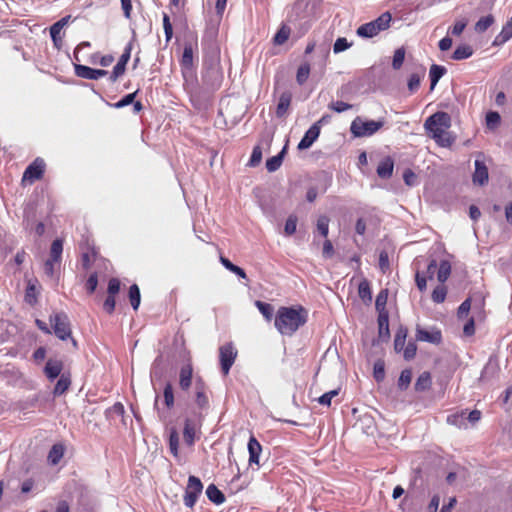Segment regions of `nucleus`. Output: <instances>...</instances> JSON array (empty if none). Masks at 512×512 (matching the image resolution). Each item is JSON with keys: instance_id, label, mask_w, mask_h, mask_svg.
<instances>
[{"instance_id": "52", "label": "nucleus", "mask_w": 512, "mask_h": 512, "mask_svg": "<svg viewBox=\"0 0 512 512\" xmlns=\"http://www.w3.org/2000/svg\"><path fill=\"white\" fill-rule=\"evenodd\" d=\"M126 71V66L119 61L117 64L113 67V70L109 76V80L111 82H116L122 75H124Z\"/></svg>"}, {"instance_id": "27", "label": "nucleus", "mask_w": 512, "mask_h": 512, "mask_svg": "<svg viewBox=\"0 0 512 512\" xmlns=\"http://www.w3.org/2000/svg\"><path fill=\"white\" fill-rule=\"evenodd\" d=\"M206 495L214 504L220 505L225 502V495L214 484L207 487Z\"/></svg>"}, {"instance_id": "41", "label": "nucleus", "mask_w": 512, "mask_h": 512, "mask_svg": "<svg viewBox=\"0 0 512 512\" xmlns=\"http://www.w3.org/2000/svg\"><path fill=\"white\" fill-rule=\"evenodd\" d=\"M255 305L267 321L272 320L274 308L271 304L258 300L255 302Z\"/></svg>"}, {"instance_id": "50", "label": "nucleus", "mask_w": 512, "mask_h": 512, "mask_svg": "<svg viewBox=\"0 0 512 512\" xmlns=\"http://www.w3.org/2000/svg\"><path fill=\"white\" fill-rule=\"evenodd\" d=\"M163 28L166 42H170L173 37V27L168 14L163 13Z\"/></svg>"}, {"instance_id": "29", "label": "nucleus", "mask_w": 512, "mask_h": 512, "mask_svg": "<svg viewBox=\"0 0 512 512\" xmlns=\"http://www.w3.org/2000/svg\"><path fill=\"white\" fill-rule=\"evenodd\" d=\"M446 73V68L437 64L430 67L429 77L431 81L430 89H434L440 78Z\"/></svg>"}, {"instance_id": "42", "label": "nucleus", "mask_w": 512, "mask_h": 512, "mask_svg": "<svg viewBox=\"0 0 512 512\" xmlns=\"http://www.w3.org/2000/svg\"><path fill=\"white\" fill-rule=\"evenodd\" d=\"M447 288L444 284L436 286L432 292L431 298L435 303H443L446 299Z\"/></svg>"}, {"instance_id": "32", "label": "nucleus", "mask_w": 512, "mask_h": 512, "mask_svg": "<svg viewBox=\"0 0 512 512\" xmlns=\"http://www.w3.org/2000/svg\"><path fill=\"white\" fill-rule=\"evenodd\" d=\"M38 290H37V287L35 285V283H33L32 281H29L28 282V285L26 287V290H25V301L31 305V306H34L37 301H38Z\"/></svg>"}, {"instance_id": "12", "label": "nucleus", "mask_w": 512, "mask_h": 512, "mask_svg": "<svg viewBox=\"0 0 512 512\" xmlns=\"http://www.w3.org/2000/svg\"><path fill=\"white\" fill-rule=\"evenodd\" d=\"M416 340L438 345L442 342V333L437 328L425 330L418 327L416 330Z\"/></svg>"}, {"instance_id": "39", "label": "nucleus", "mask_w": 512, "mask_h": 512, "mask_svg": "<svg viewBox=\"0 0 512 512\" xmlns=\"http://www.w3.org/2000/svg\"><path fill=\"white\" fill-rule=\"evenodd\" d=\"M310 64L305 62L298 67L296 74V81L299 85H303L309 78L310 75Z\"/></svg>"}, {"instance_id": "25", "label": "nucleus", "mask_w": 512, "mask_h": 512, "mask_svg": "<svg viewBox=\"0 0 512 512\" xmlns=\"http://www.w3.org/2000/svg\"><path fill=\"white\" fill-rule=\"evenodd\" d=\"M69 18L70 16L63 17L50 27V36L55 45L59 40H61V31L64 28V26L68 23Z\"/></svg>"}, {"instance_id": "37", "label": "nucleus", "mask_w": 512, "mask_h": 512, "mask_svg": "<svg viewBox=\"0 0 512 512\" xmlns=\"http://www.w3.org/2000/svg\"><path fill=\"white\" fill-rule=\"evenodd\" d=\"M128 297L131 303V306L134 310H137L140 305L141 301V295H140V289L137 284H133L129 288Z\"/></svg>"}, {"instance_id": "21", "label": "nucleus", "mask_w": 512, "mask_h": 512, "mask_svg": "<svg viewBox=\"0 0 512 512\" xmlns=\"http://www.w3.org/2000/svg\"><path fill=\"white\" fill-rule=\"evenodd\" d=\"M65 453V447L61 443L54 444L48 453V462L51 465H57L63 458Z\"/></svg>"}, {"instance_id": "5", "label": "nucleus", "mask_w": 512, "mask_h": 512, "mask_svg": "<svg viewBox=\"0 0 512 512\" xmlns=\"http://www.w3.org/2000/svg\"><path fill=\"white\" fill-rule=\"evenodd\" d=\"M51 327L54 331V334L60 339V340H67L68 338H71L72 330H71V324L69 321L68 316L63 313H55L54 315H51L49 318Z\"/></svg>"}, {"instance_id": "11", "label": "nucleus", "mask_w": 512, "mask_h": 512, "mask_svg": "<svg viewBox=\"0 0 512 512\" xmlns=\"http://www.w3.org/2000/svg\"><path fill=\"white\" fill-rule=\"evenodd\" d=\"M81 249V262L84 269H89L93 262L96 260L98 251L93 244H90L88 240L80 245Z\"/></svg>"}, {"instance_id": "57", "label": "nucleus", "mask_w": 512, "mask_h": 512, "mask_svg": "<svg viewBox=\"0 0 512 512\" xmlns=\"http://www.w3.org/2000/svg\"><path fill=\"white\" fill-rule=\"evenodd\" d=\"M350 46H351V43H349V42L347 41V39H346V38H344V37H339V38L335 41V43H334V45H333V51H334V53H336V54H337V53H340V52L345 51V50H346V49H348Z\"/></svg>"}, {"instance_id": "61", "label": "nucleus", "mask_w": 512, "mask_h": 512, "mask_svg": "<svg viewBox=\"0 0 512 512\" xmlns=\"http://www.w3.org/2000/svg\"><path fill=\"white\" fill-rule=\"evenodd\" d=\"M115 305H116L115 295L108 294L107 298L105 299L104 304H103L104 311L107 314L111 315L115 310Z\"/></svg>"}, {"instance_id": "26", "label": "nucleus", "mask_w": 512, "mask_h": 512, "mask_svg": "<svg viewBox=\"0 0 512 512\" xmlns=\"http://www.w3.org/2000/svg\"><path fill=\"white\" fill-rule=\"evenodd\" d=\"M432 385L431 374L427 371L421 373L416 380L414 388L417 392H423L430 389Z\"/></svg>"}, {"instance_id": "44", "label": "nucleus", "mask_w": 512, "mask_h": 512, "mask_svg": "<svg viewBox=\"0 0 512 512\" xmlns=\"http://www.w3.org/2000/svg\"><path fill=\"white\" fill-rule=\"evenodd\" d=\"M290 28L286 25H283L278 31L277 33L275 34L274 38H273V42L276 44V45H282L284 44L289 36H290Z\"/></svg>"}, {"instance_id": "45", "label": "nucleus", "mask_w": 512, "mask_h": 512, "mask_svg": "<svg viewBox=\"0 0 512 512\" xmlns=\"http://www.w3.org/2000/svg\"><path fill=\"white\" fill-rule=\"evenodd\" d=\"M512 37V23L508 22L503 26L500 34L496 37L494 44H502Z\"/></svg>"}, {"instance_id": "53", "label": "nucleus", "mask_w": 512, "mask_h": 512, "mask_svg": "<svg viewBox=\"0 0 512 512\" xmlns=\"http://www.w3.org/2000/svg\"><path fill=\"white\" fill-rule=\"evenodd\" d=\"M338 394L339 390L334 389L321 395L319 398H317V401L319 404L329 407L331 405L332 398H334Z\"/></svg>"}, {"instance_id": "16", "label": "nucleus", "mask_w": 512, "mask_h": 512, "mask_svg": "<svg viewBox=\"0 0 512 512\" xmlns=\"http://www.w3.org/2000/svg\"><path fill=\"white\" fill-rule=\"evenodd\" d=\"M319 135L320 127L317 123H315L306 131L305 135L298 144V149H308L317 140Z\"/></svg>"}, {"instance_id": "8", "label": "nucleus", "mask_w": 512, "mask_h": 512, "mask_svg": "<svg viewBox=\"0 0 512 512\" xmlns=\"http://www.w3.org/2000/svg\"><path fill=\"white\" fill-rule=\"evenodd\" d=\"M238 355V351L233 343H225L219 348V361L222 373L226 376L229 374Z\"/></svg>"}, {"instance_id": "9", "label": "nucleus", "mask_w": 512, "mask_h": 512, "mask_svg": "<svg viewBox=\"0 0 512 512\" xmlns=\"http://www.w3.org/2000/svg\"><path fill=\"white\" fill-rule=\"evenodd\" d=\"M209 387L202 377H197L194 381V398L197 407L201 410L209 407Z\"/></svg>"}, {"instance_id": "33", "label": "nucleus", "mask_w": 512, "mask_h": 512, "mask_svg": "<svg viewBox=\"0 0 512 512\" xmlns=\"http://www.w3.org/2000/svg\"><path fill=\"white\" fill-rule=\"evenodd\" d=\"M408 330L407 328L400 327L395 334L394 349L396 352H401L404 349Z\"/></svg>"}, {"instance_id": "20", "label": "nucleus", "mask_w": 512, "mask_h": 512, "mask_svg": "<svg viewBox=\"0 0 512 512\" xmlns=\"http://www.w3.org/2000/svg\"><path fill=\"white\" fill-rule=\"evenodd\" d=\"M292 100L290 92H284L280 95L279 102L276 108V116L282 118L286 115Z\"/></svg>"}, {"instance_id": "55", "label": "nucleus", "mask_w": 512, "mask_h": 512, "mask_svg": "<svg viewBox=\"0 0 512 512\" xmlns=\"http://www.w3.org/2000/svg\"><path fill=\"white\" fill-rule=\"evenodd\" d=\"M98 285V275L96 272L92 273L85 284V288L87 290L88 294H93L97 288Z\"/></svg>"}, {"instance_id": "23", "label": "nucleus", "mask_w": 512, "mask_h": 512, "mask_svg": "<svg viewBox=\"0 0 512 512\" xmlns=\"http://www.w3.org/2000/svg\"><path fill=\"white\" fill-rule=\"evenodd\" d=\"M466 415H467V410H461L459 412L448 415L446 422L449 425L456 426L460 429L466 428L467 427L466 423H465Z\"/></svg>"}, {"instance_id": "22", "label": "nucleus", "mask_w": 512, "mask_h": 512, "mask_svg": "<svg viewBox=\"0 0 512 512\" xmlns=\"http://www.w3.org/2000/svg\"><path fill=\"white\" fill-rule=\"evenodd\" d=\"M114 56L111 54L101 55L100 52L93 53L89 57V62L92 65H100L102 67H108L114 62Z\"/></svg>"}, {"instance_id": "10", "label": "nucleus", "mask_w": 512, "mask_h": 512, "mask_svg": "<svg viewBox=\"0 0 512 512\" xmlns=\"http://www.w3.org/2000/svg\"><path fill=\"white\" fill-rule=\"evenodd\" d=\"M74 72L77 77L87 80H98L108 74L107 70L94 69L82 64H75Z\"/></svg>"}, {"instance_id": "36", "label": "nucleus", "mask_w": 512, "mask_h": 512, "mask_svg": "<svg viewBox=\"0 0 512 512\" xmlns=\"http://www.w3.org/2000/svg\"><path fill=\"white\" fill-rule=\"evenodd\" d=\"M62 252H63V240L55 239L51 244L49 257L52 258L53 261L61 262Z\"/></svg>"}, {"instance_id": "38", "label": "nucleus", "mask_w": 512, "mask_h": 512, "mask_svg": "<svg viewBox=\"0 0 512 512\" xmlns=\"http://www.w3.org/2000/svg\"><path fill=\"white\" fill-rule=\"evenodd\" d=\"M493 15L489 14L487 16L481 17L474 26V29L477 33L485 32L492 24L494 23Z\"/></svg>"}, {"instance_id": "34", "label": "nucleus", "mask_w": 512, "mask_h": 512, "mask_svg": "<svg viewBox=\"0 0 512 512\" xmlns=\"http://www.w3.org/2000/svg\"><path fill=\"white\" fill-rule=\"evenodd\" d=\"M164 404L167 409H172L175 405V397L173 386L170 382H167L163 389Z\"/></svg>"}, {"instance_id": "28", "label": "nucleus", "mask_w": 512, "mask_h": 512, "mask_svg": "<svg viewBox=\"0 0 512 512\" xmlns=\"http://www.w3.org/2000/svg\"><path fill=\"white\" fill-rule=\"evenodd\" d=\"M436 274L437 280L444 284L451 274V264L446 260L441 261L439 265L437 264Z\"/></svg>"}, {"instance_id": "51", "label": "nucleus", "mask_w": 512, "mask_h": 512, "mask_svg": "<svg viewBox=\"0 0 512 512\" xmlns=\"http://www.w3.org/2000/svg\"><path fill=\"white\" fill-rule=\"evenodd\" d=\"M297 221H298V219H297V216H295V215H290L287 218L285 227H284V232L286 235L291 236L296 232Z\"/></svg>"}, {"instance_id": "31", "label": "nucleus", "mask_w": 512, "mask_h": 512, "mask_svg": "<svg viewBox=\"0 0 512 512\" xmlns=\"http://www.w3.org/2000/svg\"><path fill=\"white\" fill-rule=\"evenodd\" d=\"M169 450L174 458L180 459L179 454V434L176 429H171L169 435Z\"/></svg>"}, {"instance_id": "1", "label": "nucleus", "mask_w": 512, "mask_h": 512, "mask_svg": "<svg viewBox=\"0 0 512 512\" xmlns=\"http://www.w3.org/2000/svg\"><path fill=\"white\" fill-rule=\"evenodd\" d=\"M307 320L308 311L302 305L282 306L276 312L274 325L280 334L292 336Z\"/></svg>"}, {"instance_id": "4", "label": "nucleus", "mask_w": 512, "mask_h": 512, "mask_svg": "<svg viewBox=\"0 0 512 512\" xmlns=\"http://www.w3.org/2000/svg\"><path fill=\"white\" fill-rule=\"evenodd\" d=\"M384 126V120H364L357 116L351 123L350 131L358 138L369 137L375 134Z\"/></svg>"}, {"instance_id": "56", "label": "nucleus", "mask_w": 512, "mask_h": 512, "mask_svg": "<svg viewBox=\"0 0 512 512\" xmlns=\"http://www.w3.org/2000/svg\"><path fill=\"white\" fill-rule=\"evenodd\" d=\"M137 93H138V90L133 93L125 95L120 101L114 103L113 107L120 109L127 105L132 104L134 102V99H135Z\"/></svg>"}, {"instance_id": "60", "label": "nucleus", "mask_w": 512, "mask_h": 512, "mask_svg": "<svg viewBox=\"0 0 512 512\" xmlns=\"http://www.w3.org/2000/svg\"><path fill=\"white\" fill-rule=\"evenodd\" d=\"M411 379H412L411 371L408 369L403 370L400 374L399 381H398L399 387L402 389L407 388L411 382Z\"/></svg>"}, {"instance_id": "63", "label": "nucleus", "mask_w": 512, "mask_h": 512, "mask_svg": "<svg viewBox=\"0 0 512 512\" xmlns=\"http://www.w3.org/2000/svg\"><path fill=\"white\" fill-rule=\"evenodd\" d=\"M329 108L337 113H341V112H344L346 110H349L352 108V105L351 104H348L346 102H343V101H336V102H332L330 105H329Z\"/></svg>"}, {"instance_id": "17", "label": "nucleus", "mask_w": 512, "mask_h": 512, "mask_svg": "<svg viewBox=\"0 0 512 512\" xmlns=\"http://www.w3.org/2000/svg\"><path fill=\"white\" fill-rule=\"evenodd\" d=\"M63 362L57 359H49L44 367V374L49 380H54L61 375Z\"/></svg>"}, {"instance_id": "46", "label": "nucleus", "mask_w": 512, "mask_h": 512, "mask_svg": "<svg viewBox=\"0 0 512 512\" xmlns=\"http://www.w3.org/2000/svg\"><path fill=\"white\" fill-rule=\"evenodd\" d=\"M387 299H388V290L387 289L381 290L378 293V295L376 297V301H375V307L378 312H387V310H386Z\"/></svg>"}, {"instance_id": "49", "label": "nucleus", "mask_w": 512, "mask_h": 512, "mask_svg": "<svg viewBox=\"0 0 512 512\" xmlns=\"http://www.w3.org/2000/svg\"><path fill=\"white\" fill-rule=\"evenodd\" d=\"M317 229L318 231L320 232V234L323 236V237H327L328 236V232H329V218L325 215H322L318 218L317 220Z\"/></svg>"}, {"instance_id": "19", "label": "nucleus", "mask_w": 512, "mask_h": 512, "mask_svg": "<svg viewBox=\"0 0 512 512\" xmlns=\"http://www.w3.org/2000/svg\"><path fill=\"white\" fill-rule=\"evenodd\" d=\"M248 451L249 463L259 465V456L262 451V446L254 436H251L248 441Z\"/></svg>"}, {"instance_id": "14", "label": "nucleus", "mask_w": 512, "mask_h": 512, "mask_svg": "<svg viewBox=\"0 0 512 512\" xmlns=\"http://www.w3.org/2000/svg\"><path fill=\"white\" fill-rule=\"evenodd\" d=\"M199 439V436L197 435V425L196 423L189 418H186L184 421V427H183V440L184 443L188 447H193L196 440Z\"/></svg>"}, {"instance_id": "59", "label": "nucleus", "mask_w": 512, "mask_h": 512, "mask_svg": "<svg viewBox=\"0 0 512 512\" xmlns=\"http://www.w3.org/2000/svg\"><path fill=\"white\" fill-rule=\"evenodd\" d=\"M262 160V150L260 146H255L252 150V154L249 160V165L251 167L257 166Z\"/></svg>"}, {"instance_id": "47", "label": "nucleus", "mask_w": 512, "mask_h": 512, "mask_svg": "<svg viewBox=\"0 0 512 512\" xmlns=\"http://www.w3.org/2000/svg\"><path fill=\"white\" fill-rule=\"evenodd\" d=\"M486 125L489 129H495L500 125L501 117L498 112L495 111H489L486 114Z\"/></svg>"}, {"instance_id": "35", "label": "nucleus", "mask_w": 512, "mask_h": 512, "mask_svg": "<svg viewBox=\"0 0 512 512\" xmlns=\"http://www.w3.org/2000/svg\"><path fill=\"white\" fill-rule=\"evenodd\" d=\"M473 54V49L471 46L463 44L458 46L453 52L452 58L454 60H463L471 57Z\"/></svg>"}, {"instance_id": "15", "label": "nucleus", "mask_w": 512, "mask_h": 512, "mask_svg": "<svg viewBox=\"0 0 512 512\" xmlns=\"http://www.w3.org/2000/svg\"><path fill=\"white\" fill-rule=\"evenodd\" d=\"M489 174L488 168L485 165L484 161L481 159L475 160V171L472 176V180L474 184L483 186L488 182Z\"/></svg>"}, {"instance_id": "58", "label": "nucleus", "mask_w": 512, "mask_h": 512, "mask_svg": "<svg viewBox=\"0 0 512 512\" xmlns=\"http://www.w3.org/2000/svg\"><path fill=\"white\" fill-rule=\"evenodd\" d=\"M378 325L380 333L385 330L386 333H389V316L388 312H379L378 316Z\"/></svg>"}, {"instance_id": "24", "label": "nucleus", "mask_w": 512, "mask_h": 512, "mask_svg": "<svg viewBox=\"0 0 512 512\" xmlns=\"http://www.w3.org/2000/svg\"><path fill=\"white\" fill-rule=\"evenodd\" d=\"M70 385H71L70 374H65V373L61 374L60 378L58 379V381L54 387L53 394L55 396L64 394L69 389Z\"/></svg>"}, {"instance_id": "54", "label": "nucleus", "mask_w": 512, "mask_h": 512, "mask_svg": "<svg viewBox=\"0 0 512 512\" xmlns=\"http://www.w3.org/2000/svg\"><path fill=\"white\" fill-rule=\"evenodd\" d=\"M403 356L406 360H411L415 357L417 352V345L414 341H409L406 346H404Z\"/></svg>"}, {"instance_id": "18", "label": "nucleus", "mask_w": 512, "mask_h": 512, "mask_svg": "<svg viewBox=\"0 0 512 512\" xmlns=\"http://www.w3.org/2000/svg\"><path fill=\"white\" fill-rule=\"evenodd\" d=\"M394 161L390 156L385 157L377 166V175L381 179H389L393 174Z\"/></svg>"}, {"instance_id": "13", "label": "nucleus", "mask_w": 512, "mask_h": 512, "mask_svg": "<svg viewBox=\"0 0 512 512\" xmlns=\"http://www.w3.org/2000/svg\"><path fill=\"white\" fill-rule=\"evenodd\" d=\"M193 382V366L191 362L186 363L179 371V388L183 392H188Z\"/></svg>"}, {"instance_id": "48", "label": "nucleus", "mask_w": 512, "mask_h": 512, "mask_svg": "<svg viewBox=\"0 0 512 512\" xmlns=\"http://www.w3.org/2000/svg\"><path fill=\"white\" fill-rule=\"evenodd\" d=\"M405 49L403 47H400L395 50L392 60V67L395 70H399L404 62L405 59Z\"/></svg>"}, {"instance_id": "43", "label": "nucleus", "mask_w": 512, "mask_h": 512, "mask_svg": "<svg viewBox=\"0 0 512 512\" xmlns=\"http://www.w3.org/2000/svg\"><path fill=\"white\" fill-rule=\"evenodd\" d=\"M180 63L185 68H190L193 65V48L191 44L184 46Z\"/></svg>"}, {"instance_id": "30", "label": "nucleus", "mask_w": 512, "mask_h": 512, "mask_svg": "<svg viewBox=\"0 0 512 512\" xmlns=\"http://www.w3.org/2000/svg\"><path fill=\"white\" fill-rule=\"evenodd\" d=\"M358 295L364 303L372 301V292L370 283L367 279H363L358 285Z\"/></svg>"}, {"instance_id": "6", "label": "nucleus", "mask_w": 512, "mask_h": 512, "mask_svg": "<svg viewBox=\"0 0 512 512\" xmlns=\"http://www.w3.org/2000/svg\"><path fill=\"white\" fill-rule=\"evenodd\" d=\"M45 169L46 163L42 158L37 157L34 159L23 173L21 179L22 185H25V183L33 184L35 181L41 180L44 176Z\"/></svg>"}, {"instance_id": "62", "label": "nucleus", "mask_w": 512, "mask_h": 512, "mask_svg": "<svg viewBox=\"0 0 512 512\" xmlns=\"http://www.w3.org/2000/svg\"><path fill=\"white\" fill-rule=\"evenodd\" d=\"M471 309V299L467 298L465 301L461 303V305L458 308L457 316L458 318H464L468 315L469 311Z\"/></svg>"}, {"instance_id": "3", "label": "nucleus", "mask_w": 512, "mask_h": 512, "mask_svg": "<svg viewBox=\"0 0 512 512\" xmlns=\"http://www.w3.org/2000/svg\"><path fill=\"white\" fill-rule=\"evenodd\" d=\"M392 16L389 12L382 13L377 19L358 27L357 35L364 38L376 36L379 32L389 28Z\"/></svg>"}, {"instance_id": "7", "label": "nucleus", "mask_w": 512, "mask_h": 512, "mask_svg": "<svg viewBox=\"0 0 512 512\" xmlns=\"http://www.w3.org/2000/svg\"><path fill=\"white\" fill-rule=\"evenodd\" d=\"M202 490L203 484L201 480L196 476H189L183 498L185 506L193 509L198 500V497L202 493Z\"/></svg>"}, {"instance_id": "2", "label": "nucleus", "mask_w": 512, "mask_h": 512, "mask_svg": "<svg viewBox=\"0 0 512 512\" xmlns=\"http://www.w3.org/2000/svg\"><path fill=\"white\" fill-rule=\"evenodd\" d=\"M451 126V117L446 112H436L428 117L424 123V127L429 135L442 147L452 144V139L447 133V129Z\"/></svg>"}, {"instance_id": "40", "label": "nucleus", "mask_w": 512, "mask_h": 512, "mask_svg": "<svg viewBox=\"0 0 512 512\" xmlns=\"http://www.w3.org/2000/svg\"><path fill=\"white\" fill-rule=\"evenodd\" d=\"M284 153H285V147L282 149V151L279 154L269 158L266 161V168L269 172H274L281 166Z\"/></svg>"}, {"instance_id": "64", "label": "nucleus", "mask_w": 512, "mask_h": 512, "mask_svg": "<svg viewBox=\"0 0 512 512\" xmlns=\"http://www.w3.org/2000/svg\"><path fill=\"white\" fill-rule=\"evenodd\" d=\"M120 291V280L117 278H111L108 282L107 294L117 295Z\"/></svg>"}]
</instances>
